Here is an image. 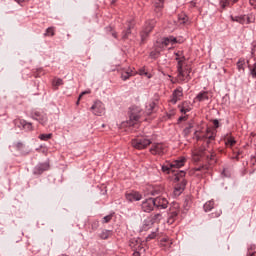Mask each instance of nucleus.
<instances>
[{
  "mask_svg": "<svg viewBox=\"0 0 256 256\" xmlns=\"http://www.w3.org/2000/svg\"><path fill=\"white\" fill-rule=\"evenodd\" d=\"M222 175H224V177H229V175L225 173V170H223Z\"/></svg>",
  "mask_w": 256,
  "mask_h": 256,
  "instance_id": "nucleus-60",
  "label": "nucleus"
},
{
  "mask_svg": "<svg viewBox=\"0 0 256 256\" xmlns=\"http://www.w3.org/2000/svg\"><path fill=\"white\" fill-rule=\"evenodd\" d=\"M140 119H141L140 114H136L135 112H131L130 119L127 122V124L129 125V127H131L133 125H137V123H139Z\"/></svg>",
  "mask_w": 256,
  "mask_h": 256,
  "instance_id": "nucleus-20",
  "label": "nucleus"
},
{
  "mask_svg": "<svg viewBox=\"0 0 256 256\" xmlns=\"http://www.w3.org/2000/svg\"><path fill=\"white\" fill-rule=\"evenodd\" d=\"M192 159L195 163H199L200 161L206 163L205 165L195 168V171H202V173H205L206 171H209L213 165H216L217 153L213 150L207 151L205 149H200L192 153Z\"/></svg>",
  "mask_w": 256,
  "mask_h": 256,
  "instance_id": "nucleus-1",
  "label": "nucleus"
},
{
  "mask_svg": "<svg viewBox=\"0 0 256 256\" xmlns=\"http://www.w3.org/2000/svg\"><path fill=\"white\" fill-rule=\"evenodd\" d=\"M168 206L169 200H167L165 196H158L154 198V207H156V209H167Z\"/></svg>",
  "mask_w": 256,
  "mask_h": 256,
  "instance_id": "nucleus-12",
  "label": "nucleus"
},
{
  "mask_svg": "<svg viewBox=\"0 0 256 256\" xmlns=\"http://www.w3.org/2000/svg\"><path fill=\"white\" fill-rule=\"evenodd\" d=\"M30 117H32L35 121H38V123L43 126L47 125V121H49V119L47 118V114L39 110H32L30 113Z\"/></svg>",
  "mask_w": 256,
  "mask_h": 256,
  "instance_id": "nucleus-6",
  "label": "nucleus"
},
{
  "mask_svg": "<svg viewBox=\"0 0 256 256\" xmlns=\"http://www.w3.org/2000/svg\"><path fill=\"white\" fill-rule=\"evenodd\" d=\"M16 127L19 129H25L26 131H33V124L31 122H27L25 120L17 119L14 121Z\"/></svg>",
  "mask_w": 256,
  "mask_h": 256,
  "instance_id": "nucleus-14",
  "label": "nucleus"
},
{
  "mask_svg": "<svg viewBox=\"0 0 256 256\" xmlns=\"http://www.w3.org/2000/svg\"><path fill=\"white\" fill-rule=\"evenodd\" d=\"M167 241H169V238H163V239L161 240V243H167Z\"/></svg>",
  "mask_w": 256,
  "mask_h": 256,
  "instance_id": "nucleus-58",
  "label": "nucleus"
},
{
  "mask_svg": "<svg viewBox=\"0 0 256 256\" xmlns=\"http://www.w3.org/2000/svg\"><path fill=\"white\" fill-rule=\"evenodd\" d=\"M243 153V151L238 150L237 152L235 150H233V159H236V161H239V155H241Z\"/></svg>",
  "mask_w": 256,
  "mask_h": 256,
  "instance_id": "nucleus-46",
  "label": "nucleus"
},
{
  "mask_svg": "<svg viewBox=\"0 0 256 256\" xmlns=\"http://www.w3.org/2000/svg\"><path fill=\"white\" fill-rule=\"evenodd\" d=\"M149 145H151V140L145 137L132 140V147H134V149H147Z\"/></svg>",
  "mask_w": 256,
  "mask_h": 256,
  "instance_id": "nucleus-7",
  "label": "nucleus"
},
{
  "mask_svg": "<svg viewBox=\"0 0 256 256\" xmlns=\"http://www.w3.org/2000/svg\"><path fill=\"white\" fill-rule=\"evenodd\" d=\"M133 27H135V21L134 20H130L128 22L127 30L122 33V39L124 41H125V39H129V36L131 35V29H133Z\"/></svg>",
  "mask_w": 256,
  "mask_h": 256,
  "instance_id": "nucleus-22",
  "label": "nucleus"
},
{
  "mask_svg": "<svg viewBox=\"0 0 256 256\" xmlns=\"http://www.w3.org/2000/svg\"><path fill=\"white\" fill-rule=\"evenodd\" d=\"M161 193V189L159 188H154L151 192L150 195H152L153 197H155V195H160Z\"/></svg>",
  "mask_w": 256,
  "mask_h": 256,
  "instance_id": "nucleus-48",
  "label": "nucleus"
},
{
  "mask_svg": "<svg viewBox=\"0 0 256 256\" xmlns=\"http://www.w3.org/2000/svg\"><path fill=\"white\" fill-rule=\"evenodd\" d=\"M13 149H15L16 151L20 152V155H22L23 157L29 155V153H31V150H29V148H27V146H25V144L23 142H14L12 144Z\"/></svg>",
  "mask_w": 256,
  "mask_h": 256,
  "instance_id": "nucleus-11",
  "label": "nucleus"
},
{
  "mask_svg": "<svg viewBox=\"0 0 256 256\" xmlns=\"http://www.w3.org/2000/svg\"><path fill=\"white\" fill-rule=\"evenodd\" d=\"M112 35H113V37H114L115 39H117V34H116V33H112Z\"/></svg>",
  "mask_w": 256,
  "mask_h": 256,
  "instance_id": "nucleus-62",
  "label": "nucleus"
},
{
  "mask_svg": "<svg viewBox=\"0 0 256 256\" xmlns=\"http://www.w3.org/2000/svg\"><path fill=\"white\" fill-rule=\"evenodd\" d=\"M237 141L235 138L229 136L228 138L225 139V145L226 147H234Z\"/></svg>",
  "mask_w": 256,
  "mask_h": 256,
  "instance_id": "nucleus-34",
  "label": "nucleus"
},
{
  "mask_svg": "<svg viewBox=\"0 0 256 256\" xmlns=\"http://www.w3.org/2000/svg\"><path fill=\"white\" fill-rule=\"evenodd\" d=\"M185 158H179L177 160H174L173 162H170V167H172V169H181V167H183L185 165Z\"/></svg>",
  "mask_w": 256,
  "mask_h": 256,
  "instance_id": "nucleus-21",
  "label": "nucleus"
},
{
  "mask_svg": "<svg viewBox=\"0 0 256 256\" xmlns=\"http://www.w3.org/2000/svg\"><path fill=\"white\" fill-rule=\"evenodd\" d=\"M126 199L129 201V203H133L134 201H141L143 199V195L137 191H133L126 193Z\"/></svg>",
  "mask_w": 256,
  "mask_h": 256,
  "instance_id": "nucleus-16",
  "label": "nucleus"
},
{
  "mask_svg": "<svg viewBox=\"0 0 256 256\" xmlns=\"http://www.w3.org/2000/svg\"><path fill=\"white\" fill-rule=\"evenodd\" d=\"M16 3H18V5H20L21 7H23V3H26L29 0H14Z\"/></svg>",
  "mask_w": 256,
  "mask_h": 256,
  "instance_id": "nucleus-51",
  "label": "nucleus"
},
{
  "mask_svg": "<svg viewBox=\"0 0 256 256\" xmlns=\"http://www.w3.org/2000/svg\"><path fill=\"white\" fill-rule=\"evenodd\" d=\"M157 237V233L152 232L150 235H148L147 239H155Z\"/></svg>",
  "mask_w": 256,
  "mask_h": 256,
  "instance_id": "nucleus-53",
  "label": "nucleus"
},
{
  "mask_svg": "<svg viewBox=\"0 0 256 256\" xmlns=\"http://www.w3.org/2000/svg\"><path fill=\"white\" fill-rule=\"evenodd\" d=\"M161 51H163V49L159 47L158 43L156 42L155 49L150 52L151 59H157V57L161 55Z\"/></svg>",
  "mask_w": 256,
  "mask_h": 256,
  "instance_id": "nucleus-26",
  "label": "nucleus"
},
{
  "mask_svg": "<svg viewBox=\"0 0 256 256\" xmlns=\"http://www.w3.org/2000/svg\"><path fill=\"white\" fill-rule=\"evenodd\" d=\"M156 23H157V21H155V20H148L145 23L143 30L146 31L147 33H151L153 31V29L155 28Z\"/></svg>",
  "mask_w": 256,
  "mask_h": 256,
  "instance_id": "nucleus-24",
  "label": "nucleus"
},
{
  "mask_svg": "<svg viewBox=\"0 0 256 256\" xmlns=\"http://www.w3.org/2000/svg\"><path fill=\"white\" fill-rule=\"evenodd\" d=\"M237 67L239 71H245V58H240L238 60Z\"/></svg>",
  "mask_w": 256,
  "mask_h": 256,
  "instance_id": "nucleus-38",
  "label": "nucleus"
},
{
  "mask_svg": "<svg viewBox=\"0 0 256 256\" xmlns=\"http://www.w3.org/2000/svg\"><path fill=\"white\" fill-rule=\"evenodd\" d=\"M187 186V180L182 179L181 183L175 187L174 195L175 197H179L185 191V187Z\"/></svg>",
  "mask_w": 256,
  "mask_h": 256,
  "instance_id": "nucleus-19",
  "label": "nucleus"
},
{
  "mask_svg": "<svg viewBox=\"0 0 256 256\" xmlns=\"http://www.w3.org/2000/svg\"><path fill=\"white\" fill-rule=\"evenodd\" d=\"M213 125H214L215 129H219V120H217V119L213 120Z\"/></svg>",
  "mask_w": 256,
  "mask_h": 256,
  "instance_id": "nucleus-52",
  "label": "nucleus"
},
{
  "mask_svg": "<svg viewBox=\"0 0 256 256\" xmlns=\"http://www.w3.org/2000/svg\"><path fill=\"white\" fill-rule=\"evenodd\" d=\"M196 101H199L200 103L203 101H209V92L207 91H201L197 96H196Z\"/></svg>",
  "mask_w": 256,
  "mask_h": 256,
  "instance_id": "nucleus-25",
  "label": "nucleus"
},
{
  "mask_svg": "<svg viewBox=\"0 0 256 256\" xmlns=\"http://www.w3.org/2000/svg\"><path fill=\"white\" fill-rule=\"evenodd\" d=\"M183 135L184 137H189V135H191V130L189 128H185L183 130Z\"/></svg>",
  "mask_w": 256,
  "mask_h": 256,
  "instance_id": "nucleus-49",
  "label": "nucleus"
},
{
  "mask_svg": "<svg viewBox=\"0 0 256 256\" xmlns=\"http://www.w3.org/2000/svg\"><path fill=\"white\" fill-rule=\"evenodd\" d=\"M167 146L163 143H153L150 148L151 155H165Z\"/></svg>",
  "mask_w": 256,
  "mask_h": 256,
  "instance_id": "nucleus-8",
  "label": "nucleus"
},
{
  "mask_svg": "<svg viewBox=\"0 0 256 256\" xmlns=\"http://www.w3.org/2000/svg\"><path fill=\"white\" fill-rule=\"evenodd\" d=\"M175 61H177V82L189 83L191 81V65L187 63V58L183 51H177L174 53Z\"/></svg>",
  "mask_w": 256,
  "mask_h": 256,
  "instance_id": "nucleus-2",
  "label": "nucleus"
},
{
  "mask_svg": "<svg viewBox=\"0 0 256 256\" xmlns=\"http://www.w3.org/2000/svg\"><path fill=\"white\" fill-rule=\"evenodd\" d=\"M194 7H197V3L195 1L190 2V9H193Z\"/></svg>",
  "mask_w": 256,
  "mask_h": 256,
  "instance_id": "nucleus-54",
  "label": "nucleus"
},
{
  "mask_svg": "<svg viewBox=\"0 0 256 256\" xmlns=\"http://www.w3.org/2000/svg\"><path fill=\"white\" fill-rule=\"evenodd\" d=\"M53 137V134L49 133V134H40L38 136V139H40V141H49V139H51Z\"/></svg>",
  "mask_w": 256,
  "mask_h": 256,
  "instance_id": "nucleus-42",
  "label": "nucleus"
},
{
  "mask_svg": "<svg viewBox=\"0 0 256 256\" xmlns=\"http://www.w3.org/2000/svg\"><path fill=\"white\" fill-rule=\"evenodd\" d=\"M238 2L239 0H221L220 5L222 9H225L227 7H233V5H235V3H238Z\"/></svg>",
  "mask_w": 256,
  "mask_h": 256,
  "instance_id": "nucleus-27",
  "label": "nucleus"
},
{
  "mask_svg": "<svg viewBox=\"0 0 256 256\" xmlns=\"http://www.w3.org/2000/svg\"><path fill=\"white\" fill-rule=\"evenodd\" d=\"M129 246L131 247V249H133V251L143 250V247L141 246V241L136 240L135 238L130 240Z\"/></svg>",
  "mask_w": 256,
  "mask_h": 256,
  "instance_id": "nucleus-23",
  "label": "nucleus"
},
{
  "mask_svg": "<svg viewBox=\"0 0 256 256\" xmlns=\"http://www.w3.org/2000/svg\"><path fill=\"white\" fill-rule=\"evenodd\" d=\"M52 85H53L54 89H59V87H61V85H63V79L57 78V79L53 80Z\"/></svg>",
  "mask_w": 256,
  "mask_h": 256,
  "instance_id": "nucleus-40",
  "label": "nucleus"
},
{
  "mask_svg": "<svg viewBox=\"0 0 256 256\" xmlns=\"http://www.w3.org/2000/svg\"><path fill=\"white\" fill-rule=\"evenodd\" d=\"M79 101H81V99L78 98V100L76 102V105H79Z\"/></svg>",
  "mask_w": 256,
  "mask_h": 256,
  "instance_id": "nucleus-63",
  "label": "nucleus"
},
{
  "mask_svg": "<svg viewBox=\"0 0 256 256\" xmlns=\"http://www.w3.org/2000/svg\"><path fill=\"white\" fill-rule=\"evenodd\" d=\"M180 111H181V113H184V115H185L186 113H189V111H191V108L185 106V103H184L183 106L181 107Z\"/></svg>",
  "mask_w": 256,
  "mask_h": 256,
  "instance_id": "nucleus-47",
  "label": "nucleus"
},
{
  "mask_svg": "<svg viewBox=\"0 0 256 256\" xmlns=\"http://www.w3.org/2000/svg\"><path fill=\"white\" fill-rule=\"evenodd\" d=\"M181 97H183V88L181 87H178L176 88L173 93H172V98L170 100V102L173 104V105H176L177 104V101H181Z\"/></svg>",
  "mask_w": 256,
  "mask_h": 256,
  "instance_id": "nucleus-15",
  "label": "nucleus"
},
{
  "mask_svg": "<svg viewBox=\"0 0 256 256\" xmlns=\"http://www.w3.org/2000/svg\"><path fill=\"white\" fill-rule=\"evenodd\" d=\"M215 135V130H211V128H207L205 133L199 131L194 132V137H196V141H206L207 145H209L211 141H215Z\"/></svg>",
  "mask_w": 256,
  "mask_h": 256,
  "instance_id": "nucleus-3",
  "label": "nucleus"
},
{
  "mask_svg": "<svg viewBox=\"0 0 256 256\" xmlns=\"http://www.w3.org/2000/svg\"><path fill=\"white\" fill-rule=\"evenodd\" d=\"M162 171L164 173H175V169L171 167V162L167 163L166 165L162 166Z\"/></svg>",
  "mask_w": 256,
  "mask_h": 256,
  "instance_id": "nucleus-36",
  "label": "nucleus"
},
{
  "mask_svg": "<svg viewBox=\"0 0 256 256\" xmlns=\"http://www.w3.org/2000/svg\"><path fill=\"white\" fill-rule=\"evenodd\" d=\"M149 33H150V32H146V30H143V31L140 33V37H141V42H140V44H141V45H145V41H147V38L149 37Z\"/></svg>",
  "mask_w": 256,
  "mask_h": 256,
  "instance_id": "nucleus-37",
  "label": "nucleus"
},
{
  "mask_svg": "<svg viewBox=\"0 0 256 256\" xmlns=\"http://www.w3.org/2000/svg\"><path fill=\"white\" fill-rule=\"evenodd\" d=\"M111 219H113V214L104 216V217L102 218V223H103V224L109 223V222L111 221Z\"/></svg>",
  "mask_w": 256,
  "mask_h": 256,
  "instance_id": "nucleus-45",
  "label": "nucleus"
},
{
  "mask_svg": "<svg viewBox=\"0 0 256 256\" xmlns=\"http://www.w3.org/2000/svg\"><path fill=\"white\" fill-rule=\"evenodd\" d=\"M140 75H147V72H145L143 69H140Z\"/></svg>",
  "mask_w": 256,
  "mask_h": 256,
  "instance_id": "nucleus-57",
  "label": "nucleus"
},
{
  "mask_svg": "<svg viewBox=\"0 0 256 256\" xmlns=\"http://www.w3.org/2000/svg\"><path fill=\"white\" fill-rule=\"evenodd\" d=\"M231 21L235 23H239L240 25H251V23H255V18L249 15H240V16H230Z\"/></svg>",
  "mask_w": 256,
  "mask_h": 256,
  "instance_id": "nucleus-5",
  "label": "nucleus"
},
{
  "mask_svg": "<svg viewBox=\"0 0 256 256\" xmlns=\"http://www.w3.org/2000/svg\"><path fill=\"white\" fill-rule=\"evenodd\" d=\"M155 209V202L154 198H147L141 204V210L144 213H151Z\"/></svg>",
  "mask_w": 256,
  "mask_h": 256,
  "instance_id": "nucleus-9",
  "label": "nucleus"
},
{
  "mask_svg": "<svg viewBox=\"0 0 256 256\" xmlns=\"http://www.w3.org/2000/svg\"><path fill=\"white\" fill-rule=\"evenodd\" d=\"M179 213H181L179 203L173 202L172 206L170 207L167 223H169V225H173V223L177 221V217H179Z\"/></svg>",
  "mask_w": 256,
  "mask_h": 256,
  "instance_id": "nucleus-4",
  "label": "nucleus"
},
{
  "mask_svg": "<svg viewBox=\"0 0 256 256\" xmlns=\"http://www.w3.org/2000/svg\"><path fill=\"white\" fill-rule=\"evenodd\" d=\"M90 109L93 114L97 115L98 117H101V115L105 114V105L101 101L94 102Z\"/></svg>",
  "mask_w": 256,
  "mask_h": 256,
  "instance_id": "nucleus-10",
  "label": "nucleus"
},
{
  "mask_svg": "<svg viewBox=\"0 0 256 256\" xmlns=\"http://www.w3.org/2000/svg\"><path fill=\"white\" fill-rule=\"evenodd\" d=\"M111 235H113V231L104 229L101 231L98 237H100L103 240H107L109 237H111Z\"/></svg>",
  "mask_w": 256,
  "mask_h": 256,
  "instance_id": "nucleus-30",
  "label": "nucleus"
},
{
  "mask_svg": "<svg viewBox=\"0 0 256 256\" xmlns=\"http://www.w3.org/2000/svg\"><path fill=\"white\" fill-rule=\"evenodd\" d=\"M155 109H157V101H153L146 106V113L151 115V113H155Z\"/></svg>",
  "mask_w": 256,
  "mask_h": 256,
  "instance_id": "nucleus-29",
  "label": "nucleus"
},
{
  "mask_svg": "<svg viewBox=\"0 0 256 256\" xmlns=\"http://www.w3.org/2000/svg\"><path fill=\"white\" fill-rule=\"evenodd\" d=\"M139 251L141 250H134V253L132 256H141V253Z\"/></svg>",
  "mask_w": 256,
  "mask_h": 256,
  "instance_id": "nucleus-55",
  "label": "nucleus"
},
{
  "mask_svg": "<svg viewBox=\"0 0 256 256\" xmlns=\"http://www.w3.org/2000/svg\"><path fill=\"white\" fill-rule=\"evenodd\" d=\"M194 125H195V122H194L193 120H191L190 122H188L186 128H187V129H190V131H191V129H193Z\"/></svg>",
  "mask_w": 256,
  "mask_h": 256,
  "instance_id": "nucleus-50",
  "label": "nucleus"
},
{
  "mask_svg": "<svg viewBox=\"0 0 256 256\" xmlns=\"http://www.w3.org/2000/svg\"><path fill=\"white\" fill-rule=\"evenodd\" d=\"M55 35V28L49 27L46 29V32L44 33V37H53Z\"/></svg>",
  "mask_w": 256,
  "mask_h": 256,
  "instance_id": "nucleus-41",
  "label": "nucleus"
},
{
  "mask_svg": "<svg viewBox=\"0 0 256 256\" xmlns=\"http://www.w3.org/2000/svg\"><path fill=\"white\" fill-rule=\"evenodd\" d=\"M221 214H218L217 217H219Z\"/></svg>",
  "mask_w": 256,
  "mask_h": 256,
  "instance_id": "nucleus-64",
  "label": "nucleus"
},
{
  "mask_svg": "<svg viewBox=\"0 0 256 256\" xmlns=\"http://www.w3.org/2000/svg\"><path fill=\"white\" fill-rule=\"evenodd\" d=\"M87 93H89V92H87V91L82 92V93L79 95V99H81V97H83V95H87Z\"/></svg>",
  "mask_w": 256,
  "mask_h": 256,
  "instance_id": "nucleus-56",
  "label": "nucleus"
},
{
  "mask_svg": "<svg viewBox=\"0 0 256 256\" xmlns=\"http://www.w3.org/2000/svg\"><path fill=\"white\" fill-rule=\"evenodd\" d=\"M174 175H175L174 181H181V179L185 177L186 173L183 170H180V171L175 170Z\"/></svg>",
  "mask_w": 256,
  "mask_h": 256,
  "instance_id": "nucleus-32",
  "label": "nucleus"
},
{
  "mask_svg": "<svg viewBox=\"0 0 256 256\" xmlns=\"http://www.w3.org/2000/svg\"><path fill=\"white\" fill-rule=\"evenodd\" d=\"M91 229L92 231H97V229H99V220H93L91 222Z\"/></svg>",
  "mask_w": 256,
  "mask_h": 256,
  "instance_id": "nucleus-44",
  "label": "nucleus"
},
{
  "mask_svg": "<svg viewBox=\"0 0 256 256\" xmlns=\"http://www.w3.org/2000/svg\"><path fill=\"white\" fill-rule=\"evenodd\" d=\"M165 0H154V7L157 11H161L164 7Z\"/></svg>",
  "mask_w": 256,
  "mask_h": 256,
  "instance_id": "nucleus-35",
  "label": "nucleus"
},
{
  "mask_svg": "<svg viewBox=\"0 0 256 256\" xmlns=\"http://www.w3.org/2000/svg\"><path fill=\"white\" fill-rule=\"evenodd\" d=\"M185 119H187V117L181 116V117L179 118V121H185Z\"/></svg>",
  "mask_w": 256,
  "mask_h": 256,
  "instance_id": "nucleus-59",
  "label": "nucleus"
},
{
  "mask_svg": "<svg viewBox=\"0 0 256 256\" xmlns=\"http://www.w3.org/2000/svg\"><path fill=\"white\" fill-rule=\"evenodd\" d=\"M135 75H137V72L131 68H128L121 72V79H122V81H127V79H129L130 77H133Z\"/></svg>",
  "mask_w": 256,
  "mask_h": 256,
  "instance_id": "nucleus-18",
  "label": "nucleus"
},
{
  "mask_svg": "<svg viewBox=\"0 0 256 256\" xmlns=\"http://www.w3.org/2000/svg\"><path fill=\"white\" fill-rule=\"evenodd\" d=\"M179 21H180V23L185 25V23H187L189 21V17H187V15H185V14H181L179 16Z\"/></svg>",
  "mask_w": 256,
  "mask_h": 256,
  "instance_id": "nucleus-43",
  "label": "nucleus"
},
{
  "mask_svg": "<svg viewBox=\"0 0 256 256\" xmlns=\"http://www.w3.org/2000/svg\"><path fill=\"white\" fill-rule=\"evenodd\" d=\"M151 227H153V222H151V220L149 219V217H147L144 221H143V225L141 227V231H149V229H151Z\"/></svg>",
  "mask_w": 256,
  "mask_h": 256,
  "instance_id": "nucleus-28",
  "label": "nucleus"
},
{
  "mask_svg": "<svg viewBox=\"0 0 256 256\" xmlns=\"http://www.w3.org/2000/svg\"><path fill=\"white\" fill-rule=\"evenodd\" d=\"M49 170V163H40L34 167L33 173L34 175H42L44 171Z\"/></svg>",
  "mask_w": 256,
  "mask_h": 256,
  "instance_id": "nucleus-17",
  "label": "nucleus"
},
{
  "mask_svg": "<svg viewBox=\"0 0 256 256\" xmlns=\"http://www.w3.org/2000/svg\"><path fill=\"white\" fill-rule=\"evenodd\" d=\"M156 43L159 45L160 49L164 50L165 47H169V45H175V43H177V38L173 36L164 37L161 42Z\"/></svg>",
  "mask_w": 256,
  "mask_h": 256,
  "instance_id": "nucleus-13",
  "label": "nucleus"
},
{
  "mask_svg": "<svg viewBox=\"0 0 256 256\" xmlns=\"http://www.w3.org/2000/svg\"><path fill=\"white\" fill-rule=\"evenodd\" d=\"M248 69L250 71V75L253 79H256V62L253 64V66L248 64Z\"/></svg>",
  "mask_w": 256,
  "mask_h": 256,
  "instance_id": "nucleus-39",
  "label": "nucleus"
},
{
  "mask_svg": "<svg viewBox=\"0 0 256 256\" xmlns=\"http://www.w3.org/2000/svg\"><path fill=\"white\" fill-rule=\"evenodd\" d=\"M149 220H151L152 225H155V223H159L161 221V214L157 213L150 217H148Z\"/></svg>",
  "mask_w": 256,
  "mask_h": 256,
  "instance_id": "nucleus-33",
  "label": "nucleus"
},
{
  "mask_svg": "<svg viewBox=\"0 0 256 256\" xmlns=\"http://www.w3.org/2000/svg\"><path fill=\"white\" fill-rule=\"evenodd\" d=\"M118 0H112V5H115V3H117Z\"/></svg>",
  "mask_w": 256,
  "mask_h": 256,
  "instance_id": "nucleus-61",
  "label": "nucleus"
},
{
  "mask_svg": "<svg viewBox=\"0 0 256 256\" xmlns=\"http://www.w3.org/2000/svg\"><path fill=\"white\" fill-rule=\"evenodd\" d=\"M215 207V201L209 200L204 204V211L208 213V211H211Z\"/></svg>",
  "mask_w": 256,
  "mask_h": 256,
  "instance_id": "nucleus-31",
  "label": "nucleus"
}]
</instances>
